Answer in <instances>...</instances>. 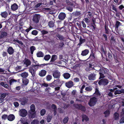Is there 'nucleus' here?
<instances>
[{
  "mask_svg": "<svg viewBox=\"0 0 124 124\" xmlns=\"http://www.w3.org/2000/svg\"><path fill=\"white\" fill-rule=\"evenodd\" d=\"M62 84V83L61 82L60 80L58 79L55 80L52 83L50 84L49 85L50 86L53 87L58 86H61Z\"/></svg>",
  "mask_w": 124,
  "mask_h": 124,
  "instance_id": "f257e3e1",
  "label": "nucleus"
},
{
  "mask_svg": "<svg viewBox=\"0 0 124 124\" xmlns=\"http://www.w3.org/2000/svg\"><path fill=\"white\" fill-rule=\"evenodd\" d=\"M39 68L38 67H33L32 65L29 67V71L31 74L32 77H34L35 76L36 71Z\"/></svg>",
  "mask_w": 124,
  "mask_h": 124,
  "instance_id": "f03ea898",
  "label": "nucleus"
},
{
  "mask_svg": "<svg viewBox=\"0 0 124 124\" xmlns=\"http://www.w3.org/2000/svg\"><path fill=\"white\" fill-rule=\"evenodd\" d=\"M97 101V98L95 97H93L90 99L88 104L90 106L93 107L96 104Z\"/></svg>",
  "mask_w": 124,
  "mask_h": 124,
  "instance_id": "7ed1b4c3",
  "label": "nucleus"
},
{
  "mask_svg": "<svg viewBox=\"0 0 124 124\" xmlns=\"http://www.w3.org/2000/svg\"><path fill=\"white\" fill-rule=\"evenodd\" d=\"M108 80L106 78H102L99 80L98 82L99 85L101 86V85L105 86L108 83Z\"/></svg>",
  "mask_w": 124,
  "mask_h": 124,
  "instance_id": "20e7f679",
  "label": "nucleus"
},
{
  "mask_svg": "<svg viewBox=\"0 0 124 124\" xmlns=\"http://www.w3.org/2000/svg\"><path fill=\"white\" fill-rule=\"evenodd\" d=\"M40 15L38 14H36L33 16V21L36 23H39L40 18Z\"/></svg>",
  "mask_w": 124,
  "mask_h": 124,
  "instance_id": "39448f33",
  "label": "nucleus"
},
{
  "mask_svg": "<svg viewBox=\"0 0 124 124\" xmlns=\"http://www.w3.org/2000/svg\"><path fill=\"white\" fill-rule=\"evenodd\" d=\"M20 100L21 105H24L27 104L28 101V99L27 97H23L22 98H20Z\"/></svg>",
  "mask_w": 124,
  "mask_h": 124,
  "instance_id": "423d86ee",
  "label": "nucleus"
},
{
  "mask_svg": "<svg viewBox=\"0 0 124 124\" xmlns=\"http://www.w3.org/2000/svg\"><path fill=\"white\" fill-rule=\"evenodd\" d=\"M19 111L20 113V115L21 116L24 117L26 116L27 115V111L25 109H21Z\"/></svg>",
  "mask_w": 124,
  "mask_h": 124,
  "instance_id": "0eeeda50",
  "label": "nucleus"
},
{
  "mask_svg": "<svg viewBox=\"0 0 124 124\" xmlns=\"http://www.w3.org/2000/svg\"><path fill=\"white\" fill-rule=\"evenodd\" d=\"M28 116L29 118L30 119L34 118L36 116V112H28Z\"/></svg>",
  "mask_w": 124,
  "mask_h": 124,
  "instance_id": "6e6552de",
  "label": "nucleus"
},
{
  "mask_svg": "<svg viewBox=\"0 0 124 124\" xmlns=\"http://www.w3.org/2000/svg\"><path fill=\"white\" fill-rule=\"evenodd\" d=\"M60 73L58 70H56L53 72V75L54 77L56 78H60Z\"/></svg>",
  "mask_w": 124,
  "mask_h": 124,
  "instance_id": "1a4fd4ad",
  "label": "nucleus"
},
{
  "mask_svg": "<svg viewBox=\"0 0 124 124\" xmlns=\"http://www.w3.org/2000/svg\"><path fill=\"white\" fill-rule=\"evenodd\" d=\"M8 95L7 93H1L0 95V103L3 102L4 101V99Z\"/></svg>",
  "mask_w": 124,
  "mask_h": 124,
  "instance_id": "9d476101",
  "label": "nucleus"
},
{
  "mask_svg": "<svg viewBox=\"0 0 124 124\" xmlns=\"http://www.w3.org/2000/svg\"><path fill=\"white\" fill-rule=\"evenodd\" d=\"M66 17V14L63 12H61L58 16V18L60 20H64Z\"/></svg>",
  "mask_w": 124,
  "mask_h": 124,
  "instance_id": "9b49d317",
  "label": "nucleus"
},
{
  "mask_svg": "<svg viewBox=\"0 0 124 124\" xmlns=\"http://www.w3.org/2000/svg\"><path fill=\"white\" fill-rule=\"evenodd\" d=\"M7 52L9 55L13 54L14 52V49L11 46H9L7 48Z\"/></svg>",
  "mask_w": 124,
  "mask_h": 124,
  "instance_id": "f8f14e48",
  "label": "nucleus"
},
{
  "mask_svg": "<svg viewBox=\"0 0 124 124\" xmlns=\"http://www.w3.org/2000/svg\"><path fill=\"white\" fill-rule=\"evenodd\" d=\"M8 35L7 32L1 30L0 31V39H2L6 37Z\"/></svg>",
  "mask_w": 124,
  "mask_h": 124,
  "instance_id": "ddd939ff",
  "label": "nucleus"
},
{
  "mask_svg": "<svg viewBox=\"0 0 124 124\" xmlns=\"http://www.w3.org/2000/svg\"><path fill=\"white\" fill-rule=\"evenodd\" d=\"M101 52H100L101 54V56L103 55V54L105 55L106 54L107 52L106 49L105 47V46H104L103 45H101V46L100 49Z\"/></svg>",
  "mask_w": 124,
  "mask_h": 124,
  "instance_id": "4468645a",
  "label": "nucleus"
},
{
  "mask_svg": "<svg viewBox=\"0 0 124 124\" xmlns=\"http://www.w3.org/2000/svg\"><path fill=\"white\" fill-rule=\"evenodd\" d=\"M23 64L26 65V67H27L31 64V62L30 61L26 58H25L23 61Z\"/></svg>",
  "mask_w": 124,
  "mask_h": 124,
  "instance_id": "2eb2a0df",
  "label": "nucleus"
},
{
  "mask_svg": "<svg viewBox=\"0 0 124 124\" xmlns=\"http://www.w3.org/2000/svg\"><path fill=\"white\" fill-rule=\"evenodd\" d=\"M105 28V34L108 35H109L111 33V30L109 29L108 26H107L106 24H105L104 26Z\"/></svg>",
  "mask_w": 124,
  "mask_h": 124,
  "instance_id": "dca6fc26",
  "label": "nucleus"
},
{
  "mask_svg": "<svg viewBox=\"0 0 124 124\" xmlns=\"http://www.w3.org/2000/svg\"><path fill=\"white\" fill-rule=\"evenodd\" d=\"M65 85L66 86L69 88L71 87L74 85L73 82L71 80L66 82L65 84Z\"/></svg>",
  "mask_w": 124,
  "mask_h": 124,
  "instance_id": "f3484780",
  "label": "nucleus"
},
{
  "mask_svg": "<svg viewBox=\"0 0 124 124\" xmlns=\"http://www.w3.org/2000/svg\"><path fill=\"white\" fill-rule=\"evenodd\" d=\"M18 8V6L16 3H14L12 5L11 7V10L13 11H15Z\"/></svg>",
  "mask_w": 124,
  "mask_h": 124,
  "instance_id": "a211bd4d",
  "label": "nucleus"
},
{
  "mask_svg": "<svg viewBox=\"0 0 124 124\" xmlns=\"http://www.w3.org/2000/svg\"><path fill=\"white\" fill-rule=\"evenodd\" d=\"M95 74L91 73L88 76V78L89 80H94L95 79Z\"/></svg>",
  "mask_w": 124,
  "mask_h": 124,
  "instance_id": "6ab92c4d",
  "label": "nucleus"
},
{
  "mask_svg": "<svg viewBox=\"0 0 124 124\" xmlns=\"http://www.w3.org/2000/svg\"><path fill=\"white\" fill-rule=\"evenodd\" d=\"M46 73V71L45 70H42L40 71L39 73V75L41 77L45 76Z\"/></svg>",
  "mask_w": 124,
  "mask_h": 124,
  "instance_id": "aec40b11",
  "label": "nucleus"
},
{
  "mask_svg": "<svg viewBox=\"0 0 124 124\" xmlns=\"http://www.w3.org/2000/svg\"><path fill=\"white\" fill-rule=\"evenodd\" d=\"M15 118V116L13 114H10L8 116V120L9 121H11L14 120Z\"/></svg>",
  "mask_w": 124,
  "mask_h": 124,
  "instance_id": "412c9836",
  "label": "nucleus"
},
{
  "mask_svg": "<svg viewBox=\"0 0 124 124\" xmlns=\"http://www.w3.org/2000/svg\"><path fill=\"white\" fill-rule=\"evenodd\" d=\"M0 15L2 17L4 18H6L8 15V12L7 11H6L4 12H1Z\"/></svg>",
  "mask_w": 124,
  "mask_h": 124,
  "instance_id": "4be33fe9",
  "label": "nucleus"
},
{
  "mask_svg": "<svg viewBox=\"0 0 124 124\" xmlns=\"http://www.w3.org/2000/svg\"><path fill=\"white\" fill-rule=\"evenodd\" d=\"M89 52V50L87 49H85L82 51L81 55L83 56H85L87 55Z\"/></svg>",
  "mask_w": 124,
  "mask_h": 124,
  "instance_id": "5701e85b",
  "label": "nucleus"
},
{
  "mask_svg": "<svg viewBox=\"0 0 124 124\" xmlns=\"http://www.w3.org/2000/svg\"><path fill=\"white\" fill-rule=\"evenodd\" d=\"M30 110L28 111V112H36L35 107L34 104H32L31 105L30 107Z\"/></svg>",
  "mask_w": 124,
  "mask_h": 124,
  "instance_id": "b1692460",
  "label": "nucleus"
},
{
  "mask_svg": "<svg viewBox=\"0 0 124 124\" xmlns=\"http://www.w3.org/2000/svg\"><path fill=\"white\" fill-rule=\"evenodd\" d=\"M34 63H35V65H33L32 66L35 67H39H39H43L45 65V64H41L40 65L37 61H35Z\"/></svg>",
  "mask_w": 124,
  "mask_h": 124,
  "instance_id": "393cba45",
  "label": "nucleus"
},
{
  "mask_svg": "<svg viewBox=\"0 0 124 124\" xmlns=\"http://www.w3.org/2000/svg\"><path fill=\"white\" fill-rule=\"evenodd\" d=\"M57 56L55 55H53L52 56L50 62H54L57 59Z\"/></svg>",
  "mask_w": 124,
  "mask_h": 124,
  "instance_id": "a878e982",
  "label": "nucleus"
},
{
  "mask_svg": "<svg viewBox=\"0 0 124 124\" xmlns=\"http://www.w3.org/2000/svg\"><path fill=\"white\" fill-rule=\"evenodd\" d=\"M36 55L37 57H43L44 56V53L41 51L38 52Z\"/></svg>",
  "mask_w": 124,
  "mask_h": 124,
  "instance_id": "bb28decb",
  "label": "nucleus"
},
{
  "mask_svg": "<svg viewBox=\"0 0 124 124\" xmlns=\"http://www.w3.org/2000/svg\"><path fill=\"white\" fill-rule=\"evenodd\" d=\"M82 121L84 122L85 120L86 122H87L89 120V118L88 117L85 115H82Z\"/></svg>",
  "mask_w": 124,
  "mask_h": 124,
  "instance_id": "cd10ccee",
  "label": "nucleus"
},
{
  "mask_svg": "<svg viewBox=\"0 0 124 124\" xmlns=\"http://www.w3.org/2000/svg\"><path fill=\"white\" fill-rule=\"evenodd\" d=\"M21 75L23 78H26L28 76V73L25 72L22 73L21 74Z\"/></svg>",
  "mask_w": 124,
  "mask_h": 124,
  "instance_id": "c85d7f7f",
  "label": "nucleus"
},
{
  "mask_svg": "<svg viewBox=\"0 0 124 124\" xmlns=\"http://www.w3.org/2000/svg\"><path fill=\"white\" fill-rule=\"evenodd\" d=\"M63 76L65 79H68L70 77V75L68 73H65L63 74Z\"/></svg>",
  "mask_w": 124,
  "mask_h": 124,
  "instance_id": "c756f323",
  "label": "nucleus"
},
{
  "mask_svg": "<svg viewBox=\"0 0 124 124\" xmlns=\"http://www.w3.org/2000/svg\"><path fill=\"white\" fill-rule=\"evenodd\" d=\"M86 39H85L82 38L81 37H80L79 39V43L78 45H81L82 44L85 42Z\"/></svg>",
  "mask_w": 124,
  "mask_h": 124,
  "instance_id": "7c9ffc66",
  "label": "nucleus"
},
{
  "mask_svg": "<svg viewBox=\"0 0 124 124\" xmlns=\"http://www.w3.org/2000/svg\"><path fill=\"white\" fill-rule=\"evenodd\" d=\"M114 119L115 120H118L119 118V114L117 112H115L114 115Z\"/></svg>",
  "mask_w": 124,
  "mask_h": 124,
  "instance_id": "2f4dec72",
  "label": "nucleus"
},
{
  "mask_svg": "<svg viewBox=\"0 0 124 124\" xmlns=\"http://www.w3.org/2000/svg\"><path fill=\"white\" fill-rule=\"evenodd\" d=\"M36 49L35 47L33 46H31L30 48V51L31 52V54H32L34 50Z\"/></svg>",
  "mask_w": 124,
  "mask_h": 124,
  "instance_id": "473e14b6",
  "label": "nucleus"
},
{
  "mask_svg": "<svg viewBox=\"0 0 124 124\" xmlns=\"http://www.w3.org/2000/svg\"><path fill=\"white\" fill-rule=\"evenodd\" d=\"M56 36L61 41L63 40L64 38L62 36L58 34L56 35Z\"/></svg>",
  "mask_w": 124,
  "mask_h": 124,
  "instance_id": "72a5a7b5",
  "label": "nucleus"
},
{
  "mask_svg": "<svg viewBox=\"0 0 124 124\" xmlns=\"http://www.w3.org/2000/svg\"><path fill=\"white\" fill-rule=\"evenodd\" d=\"M12 42H13V43H14V44H15V43H18L21 45H22L23 44V43L21 41H19L18 39H14L13 40Z\"/></svg>",
  "mask_w": 124,
  "mask_h": 124,
  "instance_id": "f704fd0d",
  "label": "nucleus"
},
{
  "mask_svg": "<svg viewBox=\"0 0 124 124\" xmlns=\"http://www.w3.org/2000/svg\"><path fill=\"white\" fill-rule=\"evenodd\" d=\"M65 2L67 5V6H73V3L70 1L69 0H66Z\"/></svg>",
  "mask_w": 124,
  "mask_h": 124,
  "instance_id": "c9c22d12",
  "label": "nucleus"
},
{
  "mask_svg": "<svg viewBox=\"0 0 124 124\" xmlns=\"http://www.w3.org/2000/svg\"><path fill=\"white\" fill-rule=\"evenodd\" d=\"M91 58L93 60H94L95 58L94 53H93V51H91L90 56L88 59Z\"/></svg>",
  "mask_w": 124,
  "mask_h": 124,
  "instance_id": "e433bc0d",
  "label": "nucleus"
},
{
  "mask_svg": "<svg viewBox=\"0 0 124 124\" xmlns=\"http://www.w3.org/2000/svg\"><path fill=\"white\" fill-rule=\"evenodd\" d=\"M48 25L50 28H52L54 26V23L52 21H50L48 23Z\"/></svg>",
  "mask_w": 124,
  "mask_h": 124,
  "instance_id": "4c0bfd02",
  "label": "nucleus"
},
{
  "mask_svg": "<svg viewBox=\"0 0 124 124\" xmlns=\"http://www.w3.org/2000/svg\"><path fill=\"white\" fill-rule=\"evenodd\" d=\"M29 81L28 79H23V83L24 85H27L29 83Z\"/></svg>",
  "mask_w": 124,
  "mask_h": 124,
  "instance_id": "58836bf2",
  "label": "nucleus"
},
{
  "mask_svg": "<svg viewBox=\"0 0 124 124\" xmlns=\"http://www.w3.org/2000/svg\"><path fill=\"white\" fill-rule=\"evenodd\" d=\"M9 81L10 85H11L14 83L17 82V81L14 79H11Z\"/></svg>",
  "mask_w": 124,
  "mask_h": 124,
  "instance_id": "ea45409f",
  "label": "nucleus"
},
{
  "mask_svg": "<svg viewBox=\"0 0 124 124\" xmlns=\"http://www.w3.org/2000/svg\"><path fill=\"white\" fill-rule=\"evenodd\" d=\"M85 90L87 91L90 92L92 90V88L91 86L89 85L88 86L86 87L85 88Z\"/></svg>",
  "mask_w": 124,
  "mask_h": 124,
  "instance_id": "a19ab883",
  "label": "nucleus"
},
{
  "mask_svg": "<svg viewBox=\"0 0 124 124\" xmlns=\"http://www.w3.org/2000/svg\"><path fill=\"white\" fill-rule=\"evenodd\" d=\"M41 32L42 33V35H43V38L45 39V38H44L45 37H46L44 35L45 34L48 33V32L47 31H46L45 30H43L41 31Z\"/></svg>",
  "mask_w": 124,
  "mask_h": 124,
  "instance_id": "79ce46f5",
  "label": "nucleus"
},
{
  "mask_svg": "<svg viewBox=\"0 0 124 124\" xmlns=\"http://www.w3.org/2000/svg\"><path fill=\"white\" fill-rule=\"evenodd\" d=\"M122 24L119 21H116L115 24L116 28L118 29L119 26L121 25Z\"/></svg>",
  "mask_w": 124,
  "mask_h": 124,
  "instance_id": "37998d69",
  "label": "nucleus"
},
{
  "mask_svg": "<svg viewBox=\"0 0 124 124\" xmlns=\"http://www.w3.org/2000/svg\"><path fill=\"white\" fill-rule=\"evenodd\" d=\"M73 6H67L66 7V9L70 12H71L73 11Z\"/></svg>",
  "mask_w": 124,
  "mask_h": 124,
  "instance_id": "c03bdc74",
  "label": "nucleus"
},
{
  "mask_svg": "<svg viewBox=\"0 0 124 124\" xmlns=\"http://www.w3.org/2000/svg\"><path fill=\"white\" fill-rule=\"evenodd\" d=\"M80 106L79 108L78 109L84 111L85 110V107L82 105L81 104H80Z\"/></svg>",
  "mask_w": 124,
  "mask_h": 124,
  "instance_id": "a18cd8bd",
  "label": "nucleus"
},
{
  "mask_svg": "<svg viewBox=\"0 0 124 124\" xmlns=\"http://www.w3.org/2000/svg\"><path fill=\"white\" fill-rule=\"evenodd\" d=\"M80 106L79 108L78 109L84 111L85 110V107L82 105L81 104H80Z\"/></svg>",
  "mask_w": 124,
  "mask_h": 124,
  "instance_id": "49530a36",
  "label": "nucleus"
},
{
  "mask_svg": "<svg viewBox=\"0 0 124 124\" xmlns=\"http://www.w3.org/2000/svg\"><path fill=\"white\" fill-rule=\"evenodd\" d=\"M51 56L49 54L45 55L44 58V59L46 61H48L50 58Z\"/></svg>",
  "mask_w": 124,
  "mask_h": 124,
  "instance_id": "de8ad7c7",
  "label": "nucleus"
},
{
  "mask_svg": "<svg viewBox=\"0 0 124 124\" xmlns=\"http://www.w3.org/2000/svg\"><path fill=\"white\" fill-rule=\"evenodd\" d=\"M95 93L97 96H100L101 95V94L99 92L98 89L97 88H96L95 89Z\"/></svg>",
  "mask_w": 124,
  "mask_h": 124,
  "instance_id": "09e8293b",
  "label": "nucleus"
},
{
  "mask_svg": "<svg viewBox=\"0 0 124 124\" xmlns=\"http://www.w3.org/2000/svg\"><path fill=\"white\" fill-rule=\"evenodd\" d=\"M64 45V44L63 42H61L59 44V45L58 47L59 48H62Z\"/></svg>",
  "mask_w": 124,
  "mask_h": 124,
  "instance_id": "8fccbe9b",
  "label": "nucleus"
},
{
  "mask_svg": "<svg viewBox=\"0 0 124 124\" xmlns=\"http://www.w3.org/2000/svg\"><path fill=\"white\" fill-rule=\"evenodd\" d=\"M104 113L105 115V117H106L109 115L110 111L109 110H107L105 111Z\"/></svg>",
  "mask_w": 124,
  "mask_h": 124,
  "instance_id": "3c124183",
  "label": "nucleus"
},
{
  "mask_svg": "<svg viewBox=\"0 0 124 124\" xmlns=\"http://www.w3.org/2000/svg\"><path fill=\"white\" fill-rule=\"evenodd\" d=\"M39 121L37 119L33 120L31 123V124H39Z\"/></svg>",
  "mask_w": 124,
  "mask_h": 124,
  "instance_id": "603ef678",
  "label": "nucleus"
},
{
  "mask_svg": "<svg viewBox=\"0 0 124 124\" xmlns=\"http://www.w3.org/2000/svg\"><path fill=\"white\" fill-rule=\"evenodd\" d=\"M46 79L47 81H50L52 78V76L49 75H48L46 76Z\"/></svg>",
  "mask_w": 124,
  "mask_h": 124,
  "instance_id": "864d4df0",
  "label": "nucleus"
},
{
  "mask_svg": "<svg viewBox=\"0 0 124 124\" xmlns=\"http://www.w3.org/2000/svg\"><path fill=\"white\" fill-rule=\"evenodd\" d=\"M46 110L45 109H42L40 112V115L42 116L44 115L46 113Z\"/></svg>",
  "mask_w": 124,
  "mask_h": 124,
  "instance_id": "5fc2aeb1",
  "label": "nucleus"
},
{
  "mask_svg": "<svg viewBox=\"0 0 124 124\" xmlns=\"http://www.w3.org/2000/svg\"><path fill=\"white\" fill-rule=\"evenodd\" d=\"M69 119L68 117H65L63 120V123L64 124L67 123Z\"/></svg>",
  "mask_w": 124,
  "mask_h": 124,
  "instance_id": "6e6d98bb",
  "label": "nucleus"
},
{
  "mask_svg": "<svg viewBox=\"0 0 124 124\" xmlns=\"http://www.w3.org/2000/svg\"><path fill=\"white\" fill-rule=\"evenodd\" d=\"M100 71L102 73H104V74H106L107 73V70L105 68L104 69H100Z\"/></svg>",
  "mask_w": 124,
  "mask_h": 124,
  "instance_id": "4d7b16f0",
  "label": "nucleus"
},
{
  "mask_svg": "<svg viewBox=\"0 0 124 124\" xmlns=\"http://www.w3.org/2000/svg\"><path fill=\"white\" fill-rule=\"evenodd\" d=\"M108 35H107L105 34H103L102 35V36L104 38V40L105 41H107L108 40L107 37L108 36Z\"/></svg>",
  "mask_w": 124,
  "mask_h": 124,
  "instance_id": "13d9d810",
  "label": "nucleus"
},
{
  "mask_svg": "<svg viewBox=\"0 0 124 124\" xmlns=\"http://www.w3.org/2000/svg\"><path fill=\"white\" fill-rule=\"evenodd\" d=\"M121 94V90H116L114 93L115 95H116L117 94Z\"/></svg>",
  "mask_w": 124,
  "mask_h": 124,
  "instance_id": "bf43d9fd",
  "label": "nucleus"
},
{
  "mask_svg": "<svg viewBox=\"0 0 124 124\" xmlns=\"http://www.w3.org/2000/svg\"><path fill=\"white\" fill-rule=\"evenodd\" d=\"M2 119L4 120L8 119V116L7 114H4L2 115L1 117Z\"/></svg>",
  "mask_w": 124,
  "mask_h": 124,
  "instance_id": "052dcab7",
  "label": "nucleus"
},
{
  "mask_svg": "<svg viewBox=\"0 0 124 124\" xmlns=\"http://www.w3.org/2000/svg\"><path fill=\"white\" fill-rule=\"evenodd\" d=\"M116 42L115 40L114 39V37H112L111 39V40L110 42L111 44H113L114 43H115Z\"/></svg>",
  "mask_w": 124,
  "mask_h": 124,
  "instance_id": "680f3d73",
  "label": "nucleus"
},
{
  "mask_svg": "<svg viewBox=\"0 0 124 124\" xmlns=\"http://www.w3.org/2000/svg\"><path fill=\"white\" fill-rule=\"evenodd\" d=\"M52 118V116H50L49 115H48L47 118V120L48 122H50L51 119Z\"/></svg>",
  "mask_w": 124,
  "mask_h": 124,
  "instance_id": "e2e57ef3",
  "label": "nucleus"
},
{
  "mask_svg": "<svg viewBox=\"0 0 124 124\" xmlns=\"http://www.w3.org/2000/svg\"><path fill=\"white\" fill-rule=\"evenodd\" d=\"M99 74L100 75V77L99 78L100 79L102 78H103L105 77V76L103 74L102 72H99Z\"/></svg>",
  "mask_w": 124,
  "mask_h": 124,
  "instance_id": "0e129e2a",
  "label": "nucleus"
},
{
  "mask_svg": "<svg viewBox=\"0 0 124 124\" xmlns=\"http://www.w3.org/2000/svg\"><path fill=\"white\" fill-rule=\"evenodd\" d=\"M31 34L33 35H36L38 34V31L36 30H34L32 31Z\"/></svg>",
  "mask_w": 124,
  "mask_h": 124,
  "instance_id": "69168bd1",
  "label": "nucleus"
},
{
  "mask_svg": "<svg viewBox=\"0 0 124 124\" xmlns=\"http://www.w3.org/2000/svg\"><path fill=\"white\" fill-rule=\"evenodd\" d=\"M60 31L61 32H64L65 31V27H63L61 28H59Z\"/></svg>",
  "mask_w": 124,
  "mask_h": 124,
  "instance_id": "338daca9",
  "label": "nucleus"
},
{
  "mask_svg": "<svg viewBox=\"0 0 124 124\" xmlns=\"http://www.w3.org/2000/svg\"><path fill=\"white\" fill-rule=\"evenodd\" d=\"M8 53L6 52L3 51L2 52V54L3 56L4 57L6 56H8Z\"/></svg>",
  "mask_w": 124,
  "mask_h": 124,
  "instance_id": "774afa93",
  "label": "nucleus"
}]
</instances>
